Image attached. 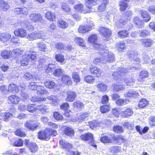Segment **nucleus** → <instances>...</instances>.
I'll use <instances>...</instances> for the list:
<instances>
[{
  "instance_id": "13d9d810",
  "label": "nucleus",
  "mask_w": 155,
  "mask_h": 155,
  "mask_svg": "<svg viewBox=\"0 0 155 155\" xmlns=\"http://www.w3.org/2000/svg\"><path fill=\"white\" fill-rule=\"evenodd\" d=\"M118 34L119 37L121 38H125L128 35V32L126 30L119 31Z\"/></svg>"
},
{
  "instance_id": "49530a36",
  "label": "nucleus",
  "mask_w": 155,
  "mask_h": 155,
  "mask_svg": "<svg viewBox=\"0 0 155 155\" xmlns=\"http://www.w3.org/2000/svg\"><path fill=\"white\" fill-rule=\"evenodd\" d=\"M74 41L76 43L78 44L81 46L83 47L85 46V44L84 40L80 37L75 38L74 39Z\"/></svg>"
},
{
  "instance_id": "052dcab7",
  "label": "nucleus",
  "mask_w": 155,
  "mask_h": 155,
  "mask_svg": "<svg viewBox=\"0 0 155 155\" xmlns=\"http://www.w3.org/2000/svg\"><path fill=\"white\" fill-rule=\"evenodd\" d=\"M148 104V102L145 99L141 100L139 102L138 107L140 108H142L146 106Z\"/></svg>"
},
{
  "instance_id": "3c124183",
  "label": "nucleus",
  "mask_w": 155,
  "mask_h": 155,
  "mask_svg": "<svg viewBox=\"0 0 155 155\" xmlns=\"http://www.w3.org/2000/svg\"><path fill=\"white\" fill-rule=\"evenodd\" d=\"M45 17L49 21H53L55 18V14L50 12H48L45 15Z\"/></svg>"
},
{
  "instance_id": "c85d7f7f",
  "label": "nucleus",
  "mask_w": 155,
  "mask_h": 155,
  "mask_svg": "<svg viewBox=\"0 0 155 155\" xmlns=\"http://www.w3.org/2000/svg\"><path fill=\"white\" fill-rule=\"evenodd\" d=\"M109 0H101L102 2L101 5H99L97 8V10L100 12L104 11L106 8V6L108 3Z\"/></svg>"
},
{
  "instance_id": "cd10ccee",
  "label": "nucleus",
  "mask_w": 155,
  "mask_h": 155,
  "mask_svg": "<svg viewBox=\"0 0 155 155\" xmlns=\"http://www.w3.org/2000/svg\"><path fill=\"white\" fill-rule=\"evenodd\" d=\"M113 139L116 143L119 145L125 142L126 141L124 137L120 135L114 137Z\"/></svg>"
},
{
  "instance_id": "2eb2a0df",
  "label": "nucleus",
  "mask_w": 155,
  "mask_h": 155,
  "mask_svg": "<svg viewBox=\"0 0 155 155\" xmlns=\"http://www.w3.org/2000/svg\"><path fill=\"white\" fill-rule=\"evenodd\" d=\"M140 42L142 45L146 47H150L154 43L153 41L149 38L141 39Z\"/></svg>"
},
{
  "instance_id": "6ab92c4d",
  "label": "nucleus",
  "mask_w": 155,
  "mask_h": 155,
  "mask_svg": "<svg viewBox=\"0 0 155 155\" xmlns=\"http://www.w3.org/2000/svg\"><path fill=\"white\" fill-rule=\"evenodd\" d=\"M36 90L37 91V94L38 95H41L42 94H47L48 93V91L45 89V87L39 85L37 86Z\"/></svg>"
},
{
  "instance_id": "4d7b16f0",
  "label": "nucleus",
  "mask_w": 155,
  "mask_h": 155,
  "mask_svg": "<svg viewBox=\"0 0 155 155\" xmlns=\"http://www.w3.org/2000/svg\"><path fill=\"white\" fill-rule=\"evenodd\" d=\"M120 2V10L121 11H124L127 7V4L125 2H127L128 0H122Z\"/></svg>"
},
{
  "instance_id": "bb28decb",
  "label": "nucleus",
  "mask_w": 155,
  "mask_h": 155,
  "mask_svg": "<svg viewBox=\"0 0 155 155\" xmlns=\"http://www.w3.org/2000/svg\"><path fill=\"white\" fill-rule=\"evenodd\" d=\"M8 99L11 103L14 104H17L20 100V99L18 96L15 95L9 96Z\"/></svg>"
},
{
  "instance_id": "864d4df0",
  "label": "nucleus",
  "mask_w": 155,
  "mask_h": 155,
  "mask_svg": "<svg viewBox=\"0 0 155 155\" xmlns=\"http://www.w3.org/2000/svg\"><path fill=\"white\" fill-rule=\"evenodd\" d=\"M125 83L127 86H132L135 83V79L134 78H130L125 80Z\"/></svg>"
},
{
  "instance_id": "a19ab883",
  "label": "nucleus",
  "mask_w": 155,
  "mask_h": 155,
  "mask_svg": "<svg viewBox=\"0 0 155 155\" xmlns=\"http://www.w3.org/2000/svg\"><path fill=\"white\" fill-rule=\"evenodd\" d=\"M121 148L117 145L111 146L110 148V151L113 153H118L121 150Z\"/></svg>"
},
{
  "instance_id": "c03bdc74",
  "label": "nucleus",
  "mask_w": 155,
  "mask_h": 155,
  "mask_svg": "<svg viewBox=\"0 0 155 155\" xmlns=\"http://www.w3.org/2000/svg\"><path fill=\"white\" fill-rule=\"evenodd\" d=\"M28 147L32 153H35L37 150L38 146L35 143H31L28 145Z\"/></svg>"
},
{
  "instance_id": "774afa93",
  "label": "nucleus",
  "mask_w": 155,
  "mask_h": 155,
  "mask_svg": "<svg viewBox=\"0 0 155 155\" xmlns=\"http://www.w3.org/2000/svg\"><path fill=\"white\" fill-rule=\"evenodd\" d=\"M110 107L107 105L103 106L100 107L101 112L103 113L107 112L110 110Z\"/></svg>"
},
{
  "instance_id": "de8ad7c7",
  "label": "nucleus",
  "mask_w": 155,
  "mask_h": 155,
  "mask_svg": "<svg viewBox=\"0 0 155 155\" xmlns=\"http://www.w3.org/2000/svg\"><path fill=\"white\" fill-rule=\"evenodd\" d=\"M73 106L75 108L81 109L84 106L83 104L79 101H77L73 102Z\"/></svg>"
},
{
  "instance_id": "412c9836",
  "label": "nucleus",
  "mask_w": 155,
  "mask_h": 155,
  "mask_svg": "<svg viewBox=\"0 0 155 155\" xmlns=\"http://www.w3.org/2000/svg\"><path fill=\"white\" fill-rule=\"evenodd\" d=\"M140 13L142 18L144 19L143 21L146 22L148 21L150 19V15L148 12L145 11L141 10Z\"/></svg>"
},
{
  "instance_id": "473e14b6",
  "label": "nucleus",
  "mask_w": 155,
  "mask_h": 155,
  "mask_svg": "<svg viewBox=\"0 0 155 155\" xmlns=\"http://www.w3.org/2000/svg\"><path fill=\"white\" fill-rule=\"evenodd\" d=\"M20 89V86L18 87L16 84H10L8 87L9 92L15 91L17 92L19 91Z\"/></svg>"
},
{
  "instance_id": "c756f323",
  "label": "nucleus",
  "mask_w": 155,
  "mask_h": 155,
  "mask_svg": "<svg viewBox=\"0 0 155 155\" xmlns=\"http://www.w3.org/2000/svg\"><path fill=\"white\" fill-rule=\"evenodd\" d=\"M64 132L65 134L70 137L73 136L74 134L73 129L69 127H65Z\"/></svg>"
},
{
  "instance_id": "393cba45",
  "label": "nucleus",
  "mask_w": 155,
  "mask_h": 155,
  "mask_svg": "<svg viewBox=\"0 0 155 155\" xmlns=\"http://www.w3.org/2000/svg\"><path fill=\"white\" fill-rule=\"evenodd\" d=\"M89 114L87 113L81 112L77 114V121L81 122L83 121L86 118L88 117Z\"/></svg>"
},
{
  "instance_id": "f3484780",
  "label": "nucleus",
  "mask_w": 155,
  "mask_h": 155,
  "mask_svg": "<svg viewBox=\"0 0 155 155\" xmlns=\"http://www.w3.org/2000/svg\"><path fill=\"white\" fill-rule=\"evenodd\" d=\"M120 114L123 117H127L133 114V111L131 109L127 108L125 111L121 112Z\"/></svg>"
},
{
  "instance_id": "4468645a",
  "label": "nucleus",
  "mask_w": 155,
  "mask_h": 155,
  "mask_svg": "<svg viewBox=\"0 0 155 155\" xmlns=\"http://www.w3.org/2000/svg\"><path fill=\"white\" fill-rule=\"evenodd\" d=\"M76 95V93L74 91H69L67 93V97L65 100L66 101L71 102L75 99Z\"/></svg>"
},
{
  "instance_id": "a878e982",
  "label": "nucleus",
  "mask_w": 155,
  "mask_h": 155,
  "mask_svg": "<svg viewBox=\"0 0 155 155\" xmlns=\"http://www.w3.org/2000/svg\"><path fill=\"white\" fill-rule=\"evenodd\" d=\"M112 89L114 91H118L124 90V87L121 84L117 83L112 85Z\"/></svg>"
},
{
  "instance_id": "ea45409f",
  "label": "nucleus",
  "mask_w": 155,
  "mask_h": 155,
  "mask_svg": "<svg viewBox=\"0 0 155 155\" xmlns=\"http://www.w3.org/2000/svg\"><path fill=\"white\" fill-rule=\"evenodd\" d=\"M11 55V51L9 50L2 51L1 53L2 57L4 59H8Z\"/></svg>"
},
{
  "instance_id": "4be33fe9",
  "label": "nucleus",
  "mask_w": 155,
  "mask_h": 155,
  "mask_svg": "<svg viewBox=\"0 0 155 155\" xmlns=\"http://www.w3.org/2000/svg\"><path fill=\"white\" fill-rule=\"evenodd\" d=\"M0 9L3 11H6L10 8L8 4L3 0H0Z\"/></svg>"
},
{
  "instance_id": "09e8293b",
  "label": "nucleus",
  "mask_w": 155,
  "mask_h": 155,
  "mask_svg": "<svg viewBox=\"0 0 155 155\" xmlns=\"http://www.w3.org/2000/svg\"><path fill=\"white\" fill-rule=\"evenodd\" d=\"M37 108L41 112V113L45 114L47 112V107L44 104L39 105Z\"/></svg>"
},
{
  "instance_id": "37998d69",
  "label": "nucleus",
  "mask_w": 155,
  "mask_h": 155,
  "mask_svg": "<svg viewBox=\"0 0 155 155\" xmlns=\"http://www.w3.org/2000/svg\"><path fill=\"white\" fill-rule=\"evenodd\" d=\"M99 91H105L107 89V86L104 83H99L97 85Z\"/></svg>"
},
{
  "instance_id": "0e129e2a",
  "label": "nucleus",
  "mask_w": 155,
  "mask_h": 155,
  "mask_svg": "<svg viewBox=\"0 0 155 155\" xmlns=\"http://www.w3.org/2000/svg\"><path fill=\"white\" fill-rule=\"evenodd\" d=\"M58 26L62 28H67L68 26V24L63 20H60L58 22Z\"/></svg>"
},
{
  "instance_id": "1a4fd4ad",
  "label": "nucleus",
  "mask_w": 155,
  "mask_h": 155,
  "mask_svg": "<svg viewBox=\"0 0 155 155\" xmlns=\"http://www.w3.org/2000/svg\"><path fill=\"white\" fill-rule=\"evenodd\" d=\"M92 29L91 25H86L80 26L78 29V31L80 33H84L91 31Z\"/></svg>"
},
{
  "instance_id": "f8f14e48",
  "label": "nucleus",
  "mask_w": 155,
  "mask_h": 155,
  "mask_svg": "<svg viewBox=\"0 0 155 155\" xmlns=\"http://www.w3.org/2000/svg\"><path fill=\"white\" fill-rule=\"evenodd\" d=\"M74 8L77 11L81 12H83L84 13H86L92 12L90 9H84L83 5L82 4H80L78 5L74 6Z\"/></svg>"
},
{
  "instance_id": "0eeeda50",
  "label": "nucleus",
  "mask_w": 155,
  "mask_h": 155,
  "mask_svg": "<svg viewBox=\"0 0 155 155\" xmlns=\"http://www.w3.org/2000/svg\"><path fill=\"white\" fill-rule=\"evenodd\" d=\"M14 34L15 36L21 38L27 37V32L26 30L23 28H19L15 30Z\"/></svg>"
},
{
  "instance_id": "f704fd0d",
  "label": "nucleus",
  "mask_w": 155,
  "mask_h": 155,
  "mask_svg": "<svg viewBox=\"0 0 155 155\" xmlns=\"http://www.w3.org/2000/svg\"><path fill=\"white\" fill-rule=\"evenodd\" d=\"M63 72L64 71L60 68L55 69L53 72V74L56 77H60L63 75Z\"/></svg>"
},
{
  "instance_id": "bf43d9fd",
  "label": "nucleus",
  "mask_w": 155,
  "mask_h": 155,
  "mask_svg": "<svg viewBox=\"0 0 155 155\" xmlns=\"http://www.w3.org/2000/svg\"><path fill=\"white\" fill-rule=\"evenodd\" d=\"M113 130L115 133H120L123 131V129L122 126L116 125L113 127Z\"/></svg>"
},
{
  "instance_id": "5fc2aeb1",
  "label": "nucleus",
  "mask_w": 155,
  "mask_h": 155,
  "mask_svg": "<svg viewBox=\"0 0 155 155\" xmlns=\"http://www.w3.org/2000/svg\"><path fill=\"white\" fill-rule=\"evenodd\" d=\"M55 59L58 62H59L62 64L65 63L64 61V56L60 54H58L56 55L55 57Z\"/></svg>"
},
{
  "instance_id": "680f3d73",
  "label": "nucleus",
  "mask_w": 155,
  "mask_h": 155,
  "mask_svg": "<svg viewBox=\"0 0 155 155\" xmlns=\"http://www.w3.org/2000/svg\"><path fill=\"white\" fill-rule=\"evenodd\" d=\"M101 141L103 143H111L112 140L107 136L102 137L101 139Z\"/></svg>"
},
{
  "instance_id": "c9c22d12",
  "label": "nucleus",
  "mask_w": 155,
  "mask_h": 155,
  "mask_svg": "<svg viewBox=\"0 0 155 155\" xmlns=\"http://www.w3.org/2000/svg\"><path fill=\"white\" fill-rule=\"evenodd\" d=\"M97 40V36L95 34L89 36L88 38V42L93 44L96 43Z\"/></svg>"
},
{
  "instance_id": "7ed1b4c3",
  "label": "nucleus",
  "mask_w": 155,
  "mask_h": 155,
  "mask_svg": "<svg viewBox=\"0 0 155 155\" xmlns=\"http://www.w3.org/2000/svg\"><path fill=\"white\" fill-rule=\"evenodd\" d=\"M30 20L33 22L37 23H42L43 22L42 16L40 14L34 13L29 15Z\"/></svg>"
},
{
  "instance_id": "4c0bfd02",
  "label": "nucleus",
  "mask_w": 155,
  "mask_h": 155,
  "mask_svg": "<svg viewBox=\"0 0 155 155\" xmlns=\"http://www.w3.org/2000/svg\"><path fill=\"white\" fill-rule=\"evenodd\" d=\"M44 84L45 86L50 89L54 88L55 85V83L53 81L48 80L45 81Z\"/></svg>"
},
{
  "instance_id": "f257e3e1",
  "label": "nucleus",
  "mask_w": 155,
  "mask_h": 155,
  "mask_svg": "<svg viewBox=\"0 0 155 155\" xmlns=\"http://www.w3.org/2000/svg\"><path fill=\"white\" fill-rule=\"evenodd\" d=\"M80 137L83 140L87 141L91 146L96 147V145L95 144L93 134L90 132L86 133L81 135Z\"/></svg>"
},
{
  "instance_id": "f03ea898",
  "label": "nucleus",
  "mask_w": 155,
  "mask_h": 155,
  "mask_svg": "<svg viewBox=\"0 0 155 155\" xmlns=\"http://www.w3.org/2000/svg\"><path fill=\"white\" fill-rule=\"evenodd\" d=\"M103 55L104 56L103 63H106L107 62L111 63L114 61V55L111 52L105 50L103 53Z\"/></svg>"
},
{
  "instance_id": "7c9ffc66",
  "label": "nucleus",
  "mask_w": 155,
  "mask_h": 155,
  "mask_svg": "<svg viewBox=\"0 0 155 155\" xmlns=\"http://www.w3.org/2000/svg\"><path fill=\"white\" fill-rule=\"evenodd\" d=\"M148 76V73L146 71H141L138 80L140 82H142L144 79L147 78Z\"/></svg>"
},
{
  "instance_id": "8fccbe9b",
  "label": "nucleus",
  "mask_w": 155,
  "mask_h": 155,
  "mask_svg": "<svg viewBox=\"0 0 155 155\" xmlns=\"http://www.w3.org/2000/svg\"><path fill=\"white\" fill-rule=\"evenodd\" d=\"M20 87L21 88L20 90V91H21V95L23 98H24L27 99L28 97V95L27 93H25L24 92L25 89V85L23 84H22L20 86Z\"/></svg>"
},
{
  "instance_id": "aec40b11",
  "label": "nucleus",
  "mask_w": 155,
  "mask_h": 155,
  "mask_svg": "<svg viewBox=\"0 0 155 155\" xmlns=\"http://www.w3.org/2000/svg\"><path fill=\"white\" fill-rule=\"evenodd\" d=\"M97 0H85V5L86 7L88 8L87 9L91 10L92 11V7L97 4ZM94 11H92V12Z\"/></svg>"
},
{
  "instance_id": "79ce46f5",
  "label": "nucleus",
  "mask_w": 155,
  "mask_h": 155,
  "mask_svg": "<svg viewBox=\"0 0 155 155\" xmlns=\"http://www.w3.org/2000/svg\"><path fill=\"white\" fill-rule=\"evenodd\" d=\"M100 54V56H98L95 58L93 61V62L94 64H97L100 63H103V60H104V57L103 55V54L102 53H99Z\"/></svg>"
},
{
  "instance_id": "338daca9",
  "label": "nucleus",
  "mask_w": 155,
  "mask_h": 155,
  "mask_svg": "<svg viewBox=\"0 0 155 155\" xmlns=\"http://www.w3.org/2000/svg\"><path fill=\"white\" fill-rule=\"evenodd\" d=\"M72 78L75 82H78L80 81V79L78 73L76 72H73L72 74Z\"/></svg>"
},
{
  "instance_id": "6e6d98bb",
  "label": "nucleus",
  "mask_w": 155,
  "mask_h": 155,
  "mask_svg": "<svg viewBox=\"0 0 155 155\" xmlns=\"http://www.w3.org/2000/svg\"><path fill=\"white\" fill-rule=\"evenodd\" d=\"M37 110V108L33 104H29L27 106V110L28 111L34 113Z\"/></svg>"
},
{
  "instance_id": "a18cd8bd",
  "label": "nucleus",
  "mask_w": 155,
  "mask_h": 155,
  "mask_svg": "<svg viewBox=\"0 0 155 155\" xmlns=\"http://www.w3.org/2000/svg\"><path fill=\"white\" fill-rule=\"evenodd\" d=\"M127 23V21L120 19L119 21L115 22V25L118 28H122L124 25Z\"/></svg>"
},
{
  "instance_id": "e433bc0d",
  "label": "nucleus",
  "mask_w": 155,
  "mask_h": 155,
  "mask_svg": "<svg viewBox=\"0 0 155 155\" xmlns=\"http://www.w3.org/2000/svg\"><path fill=\"white\" fill-rule=\"evenodd\" d=\"M47 98L51 101V103L53 106H55L58 104V99L56 96H48Z\"/></svg>"
},
{
  "instance_id": "ddd939ff",
  "label": "nucleus",
  "mask_w": 155,
  "mask_h": 155,
  "mask_svg": "<svg viewBox=\"0 0 155 155\" xmlns=\"http://www.w3.org/2000/svg\"><path fill=\"white\" fill-rule=\"evenodd\" d=\"M128 71V69L123 68H119V71L114 72L112 74L113 76L115 79L119 78L120 76V74L122 75L127 73Z\"/></svg>"
},
{
  "instance_id": "72a5a7b5",
  "label": "nucleus",
  "mask_w": 155,
  "mask_h": 155,
  "mask_svg": "<svg viewBox=\"0 0 155 155\" xmlns=\"http://www.w3.org/2000/svg\"><path fill=\"white\" fill-rule=\"evenodd\" d=\"M130 102V100L128 99H120L116 100V103L118 106H122L127 104Z\"/></svg>"
},
{
  "instance_id": "58836bf2",
  "label": "nucleus",
  "mask_w": 155,
  "mask_h": 155,
  "mask_svg": "<svg viewBox=\"0 0 155 155\" xmlns=\"http://www.w3.org/2000/svg\"><path fill=\"white\" fill-rule=\"evenodd\" d=\"M84 79L87 83L93 84L94 82L95 78L92 75H89L85 77Z\"/></svg>"
},
{
  "instance_id": "603ef678",
  "label": "nucleus",
  "mask_w": 155,
  "mask_h": 155,
  "mask_svg": "<svg viewBox=\"0 0 155 155\" xmlns=\"http://www.w3.org/2000/svg\"><path fill=\"white\" fill-rule=\"evenodd\" d=\"M36 46L41 51H45V50L47 49L46 45L43 42H39L38 43Z\"/></svg>"
},
{
  "instance_id": "423d86ee",
  "label": "nucleus",
  "mask_w": 155,
  "mask_h": 155,
  "mask_svg": "<svg viewBox=\"0 0 155 155\" xmlns=\"http://www.w3.org/2000/svg\"><path fill=\"white\" fill-rule=\"evenodd\" d=\"M98 30L104 38H106V39L104 38V40H108L107 38L110 35L111 31L110 30L106 28L102 27L100 28Z\"/></svg>"
},
{
  "instance_id": "dca6fc26",
  "label": "nucleus",
  "mask_w": 155,
  "mask_h": 155,
  "mask_svg": "<svg viewBox=\"0 0 155 155\" xmlns=\"http://www.w3.org/2000/svg\"><path fill=\"white\" fill-rule=\"evenodd\" d=\"M126 97H134L137 98L139 96L138 93L136 91L134 90H130L128 92L124 94Z\"/></svg>"
},
{
  "instance_id": "9b49d317",
  "label": "nucleus",
  "mask_w": 155,
  "mask_h": 155,
  "mask_svg": "<svg viewBox=\"0 0 155 155\" xmlns=\"http://www.w3.org/2000/svg\"><path fill=\"white\" fill-rule=\"evenodd\" d=\"M30 56L29 54L23 55L21 58L20 64L21 66H27L30 61Z\"/></svg>"
},
{
  "instance_id": "b1692460",
  "label": "nucleus",
  "mask_w": 155,
  "mask_h": 155,
  "mask_svg": "<svg viewBox=\"0 0 155 155\" xmlns=\"http://www.w3.org/2000/svg\"><path fill=\"white\" fill-rule=\"evenodd\" d=\"M89 123L90 127L92 129H94L99 127H102V125L103 124L102 122L96 120L90 122Z\"/></svg>"
},
{
  "instance_id": "a211bd4d",
  "label": "nucleus",
  "mask_w": 155,
  "mask_h": 155,
  "mask_svg": "<svg viewBox=\"0 0 155 155\" xmlns=\"http://www.w3.org/2000/svg\"><path fill=\"white\" fill-rule=\"evenodd\" d=\"M59 143L61 147L64 149L68 150L72 148V145L67 142L61 140L60 141Z\"/></svg>"
},
{
  "instance_id": "20e7f679",
  "label": "nucleus",
  "mask_w": 155,
  "mask_h": 155,
  "mask_svg": "<svg viewBox=\"0 0 155 155\" xmlns=\"http://www.w3.org/2000/svg\"><path fill=\"white\" fill-rule=\"evenodd\" d=\"M40 125V123L36 121H29L26 122L25 124V127H27L29 130H33L38 127Z\"/></svg>"
},
{
  "instance_id": "5701e85b",
  "label": "nucleus",
  "mask_w": 155,
  "mask_h": 155,
  "mask_svg": "<svg viewBox=\"0 0 155 155\" xmlns=\"http://www.w3.org/2000/svg\"><path fill=\"white\" fill-rule=\"evenodd\" d=\"M11 37V35L7 33H0V41L5 42L8 40Z\"/></svg>"
},
{
  "instance_id": "69168bd1",
  "label": "nucleus",
  "mask_w": 155,
  "mask_h": 155,
  "mask_svg": "<svg viewBox=\"0 0 155 155\" xmlns=\"http://www.w3.org/2000/svg\"><path fill=\"white\" fill-rule=\"evenodd\" d=\"M62 80L63 82L66 84H70L71 82L70 81L71 78L68 76L65 75H63L62 76Z\"/></svg>"
},
{
  "instance_id": "39448f33",
  "label": "nucleus",
  "mask_w": 155,
  "mask_h": 155,
  "mask_svg": "<svg viewBox=\"0 0 155 155\" xmlns=\"http://www.w3.org/2000/svg\"><path fill=\"white\" fill-rule=\"evenodd\" d=\"M89 71L91 73L98 78L100 77L103 73L102 70L94 66H91L90 67Z\"/></svg>"
},
{
  "instance_id": "e2e57ef3",
  "label": "nucleus",
  "mask_w": 155,
  "mask_h": 155,
  "mask_svg": "<svg viewBox=\"0 0 155 155\" xmlns=\"http://www.w3.org/2000/svg\"><path fill=\"white\" fill-rule=\"evenodd\" d=\"M46 100L45 97L40 98L36 96L33 97L31 98V100L33 102H40L45 101Z\"/></svg>"
},
{
  "instance_id": "9d476101",
  "label": "nucleus",
  "mask_w": 155,
  "mask_h": 155,
  "mask_svg": "<svg viewBox=\"0 0 155 155\" xmlns=\"http://www.w3.org/2000/svg\"><path fill=\"white\" fill-rule=\"evenodd\" d=\"M47 131V129L45 131H40L38 134V138L40 139L48 140L49 139V134H48Z\"/></svg>"
},
{
  "instance_id": "6e6552de",
  "label": "nucleus",
  "mask_w": 155,
  "mask_h": 155,
  "mask_svg": "<svg viewBox=\"0 0 155 155\" xmlns=\"http://www.w3.org/2000/svg\"><path fill=\"white\" fill-rule=\"evenodd\" d=\"M127 55L130 59L132 60H135L137 62V64H139L140 59L137 58L138 54L137 52L133 51H130L128 52Z\"/></svg>"
},
{
  "instance_id": "2f4dec72",
  "label": "nucleus",
  "mask_w": 155,
  "mask_h": 155,
  "mask_svg": "<svg viewBox=\"0 0 155 155\" xmlns=\"http://www.w3.org/2000/svg\"><path fill=\"white\" fill-rule=\"evenodd\" d=\"M134 21L139 28H142L143 27L144 23L139 18L137 17H135L134 19Z\"/></svg>"
}]
</instances>
